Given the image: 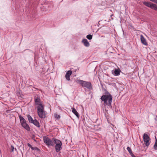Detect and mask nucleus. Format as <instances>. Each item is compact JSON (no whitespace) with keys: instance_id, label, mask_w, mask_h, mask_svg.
<instances>
[{"instance_id":"1","label":"nucleus","mask_w":157,"mask_h":157,"mask_svg":"<svg viewBox=\"0 0 157 157\" xmlns=\"http://www.w3.org/2000/svg\"><path fill=\"white\" fill-rule=\"evenodd\" d=\"M35 102L37 108V113L39 116L41 118H44L46 115L44 111V106L42 104L40 98L38 97L36 98L35 99Z\"/></svg>"},{"instance_id":"2","label":"nucleus","mask_w":157,"mask_h":157,"mask_svg":"<svg viewBox=\"0 0 157 157\" xmlns=\"http://www.w3.org/2000/svg\"><path fill=\"white\" fill-rule=\"evenodd\" d=\"M100 99L104 102L105 105L108 106H111L112 100V95L109 93L108 94H104L101 96Z\"/></svg>"},{"instance_id":"3","label":"nucleus","mask_w":157,"mask_h":157,"mask_svg":"<svg viewBox=\"0 0 157 157\" xmlns=\"http://www.w3.org/2000/svg\"><path fill=\"white\" fill-rule=\"evenodd\" d=\"M76 82L82 87L86 88L90 90H91L92 89V84L90 82H87L80 79H78L76 81Z\"/></svg>"},{"instance_id":"4","label":"nucleus","mask_w":157,"mask_h":157,"mask_svg":"<svg viewBox=\"0 0 157 157\" xmlns=\"http://www.w3.org/2000/svg\"><path fill=\"white\" fill-rule=\"evenodd\" d=\"M53 141L56 144L55 149L57 152H59L62 149V143L60 140L56 139L53 138Z\"/></svg>"},{"instance_id":"5","label":"nucleus","mask_w":157,"mask_h":157,"mask_svg":"<svg viewBox=\"0 0 157 157\" xmlns=\"http://www.w3.org/2000/svg\"><path fill=\"white\" fill-rule=\"evenodd\" d=\"M44 142L48 146H54V144H53V142L48 137L44 136L43 138Z\"/></svg>"},{"instance_id":"6","label":"nucleus","mask_w":157,"mask_h":157,"mask_svg":"<svg viewBox=\"0 0 157 157\" xmlns=\"http://www.w3.org/2000/svg\"><path fill=\"white\" fill-rule=\"evenodd\" d=\"M143 137L144 144L147 146L148 147L150 144L149 142L150 140L149 136L146 133H144Z\"/></svg>"},{"instance_id":"7","label":"nucleus","mask_w":157,"mask_h":157,"mask_svg":"<svg viewBox=\"0 0 157 157\" xmlns=\"http://www.w3.org/2000/svg\"><path fill=\"white\" fill-rule=\"evenodd\" d=\"M72 73V71H71L69 70L66 73L65 75V78L66 79L69 81L70 80V76Z\"/></svg>"},{"instance_id":"8","label":"nucleus","mask_w":157,"mask_h":157,"mask_svg":"<svg viewBox=\"0 0 157 157\" xmlns=\"http://www.w3.org/2000/svg\"><path fill=\"white\" fill-rule=\"evenodd\" d=\"M140 40L142 44L145 45L147 44L146 39L142 35L140 36Z\"/></svg>"},{"instance_id":"9","label":"nucleus","mask_w":157,"mask_h":157,"mask_svg":"<svg viewBox=\"0 0 157 157\" xmlns=\"http://www.w3.org/2000/svg\"><path fill=\"white\" fill-rule=\"evenodd\" d=\"M82 42L83 43L84 45L86 47H88L90 46L89 43L86 39H83Z\"/></svg>"},{"instance_id":"10","label":"nucleus","mask_w":157,"mask_h":157,"mask_svg":"<svg viewBox=\"0 0 157 157\" xmlns=\"http://www.w3.org/2000/svg\"><path fill=\"white\" fill-rule=\"evenodd\" d=\"M22 126L24 127L25 129L28 131H29L30 130V128L29 127L28 124H27L26 122L25 123H23L21 124Z\"/></svg>"},{"instance_id":"11","label":"nucleus","mask_w":157,"mask_h":157,"mask_svg":"<svg viewBox=\"0 0 157 157\" xmlns=\"http://www.w3.org/2000/svg\"><path fill=\"white\" fill-rule=\"evenodd\" d=\"M72 111V112L76 116V117L79 118V114L78 113V112L74 108H71Z\"/></svg>"},{"instance_id":"12","label":"nucleus","mask_w":157,"mask_h":157,"mask_svg":"<svg viewBox=\"0 0 157 157\" xmlns=\"http://www.w3.org/2000/svg\"><path fill=\"white\" fill-rule=\"evenodd\" d=\"M143 4L144 5L148 7H149L151 8V7H152V5H153V4L151 2H144Z\"/></svg>"},{"instance_id":"13","label":"nucleus","mask_w":157,"mask_h":157,"mask_svg":"<svg viewBox=\"0 0 157 157\" xmlns=\"http://www.w3.org/2000/svg\"><path fill=\"white\" fill-rule=\"evenodd\" d=\"M19 119L21 124L26 122V121L25 119L22 117L21 115L19 116Z\"/></svg>"},{"instance_id":"14","label":"nucleus","mask_w":157,"mask_h":157,"mask_svg":"<svg viewBox=\"0 0 157 157\" xmlns=\"http://www.w3.org/2000/svg\"><path fill=\"white\" fill-rule=\"evenodd\" d=\"M113 75L116 76H118L120 74V70L119 69H116L114 72V73L113 72Z\"/></svg>"},{"instance_id":"15","label":"nucleus","mask_w":157,"mask_h":157,"mask_svg":"<svg viewBox=\"0 0 157 157\" xmlns=\"http://www.w3.org/2000/svg\"><path fill=\"white\" fill-rule=\"evenodd\" d=\"M32 123H33L34 125L37 127H40L39 122L36 119L34 120Z\"/></svg>"},{"instance_id":"16","label":"nucleus","mask_w":157,"mask_h":157,"mask_svg":"<svg viewBox=\"0 0 157 157\" xmlns=\"http://www.w3.org/2000/svg\"><path fill=\"white\" fill-rule=\"evenodd\" d=\"M28 120L30 123H32L33 121L34 120L33 119L32 117L29 115H28L27 116Z\"/></svg>"},{"instance_id":"17","label":"nucleus","mask_w":157,"mask_h":157,"mask_svg":"<svg viewBox=\"0 0 157 157\" xmlns=\"http://www.w3.org/2000/svg\"><path fill=\"white\" fill-rule=\"evenodd\" d=\"M151 9L157 11V5L155 4H153Z\"/></svg>"},{"instance_id":"18","label":"nucleus","mask_w":157,"mask_h":157,"mask_svg":"<svg viewBox=\"0 0 157 157\" xmlns=\"http://www.w3.org/2000/svg\"><path fill=\"white\" fill-rule=\"evenodd\" d=\"M154 147L155 149L157 150V139H156L155 144L154 145Z\"/></svg>"},{"instance_id":"19","label":"nucleus","mask_w":157,"mask_h":157,"mask_svg":"<svg viewBox=\"0 0 157 157\" xmlns=\"http://www.w3.org/2000/svg\"><path fill=\"white\" fill-rule=\"evenodd\" d=\"M127 149L131 155V154H132V151L129 147H128L127 148Z\"/></svg>"},{"instance_id":"20","label":"nucleus","mask_w":157,"mask_h":157,"mask_svg":"<svg viewBox=\"0 0 157 157\" xmlns=\"http://www.w3.org/2000/svg\"><path fill=\"white\" fill-rule=\"evenodd\" d=\"M54 116L55 118L57 119H59L60 118V115H58L56 113L54 114Z\"/></svg>"},{"instance_id":"21","label":"nucleus","mask_w":157,"mask_h":157,"mask_svg":"<svg viewBox=\"0 0 157 157\" xmlns=\"http://www.w3.org/2000/svg\"><path fill=\"white\" fill-rule=\"evenodd\" d=\"M86 38L89 40H91L92 38V36L90 34L86 36Z\"/></svg>"},{"instance_id":"22","label":"nucleus","mask_w":157,"mask_h":157,"mask_svg":"<svg viewBox=\"0 0 157 157\" xmlns=\"http://www.w3.org/2000/svg\"><path fill=\"white\" fill-rule=\"evenodd\" d=\"M32 150H36L37 151H40V149L38 148L35 147H33V148H32Z\"/></svg>"},{"instance_id":"23","label":"nucleus","mask_w":157,"mask_h":157,"mask_svg":"<svg viewBox=\"0 0 157 157\" xmlns=\"http://www.w3.org/2000/svg\"><path fill=\"white\" fill-rule=\"evenodd\" d=\"M27 145L29 147L31 148L32 150V148H33V147L30 144L28 143L27 144Z\"/></svg>"},{"instance_id":"24","label":"nucleus","mask_w":157,"mask_h":157,"mask_svg":"<svg viewBox=\"0 0 157 157\" xmlns=\"http://www.w3.org/2000/svg\"><path fill=\"white\" fill-rule=\"evenodd\" d=\"M14 148L13 146H11V151L13 152Z\"/></svg>"},{"instance_id":"25","label":"nucleus","mask_w":157,"mask_h":157,"mask_svg":"<svg viewBox=\"0 0 157 157\" xmlns=\"http://www.w3.org/2000/svg\"><path fill=\"white\" fill-rule=\"evenodd\" d=\"M151 1L157 4V0H150Z\"/></svg>"},{"instance_id":"26","label":"nucleus","mask_w":157,"mask_h":157,"mask_svg":"<svg viewBox=\"0 0 157 157\" xmlns=\"http://www.w3.org/2000/svg\"><path fill=\"white\" fill-rule=\"evenodd\" d=\"M131 156H132V157H136L132 153V154H131Z\"/></svg>"}]
</instances>
